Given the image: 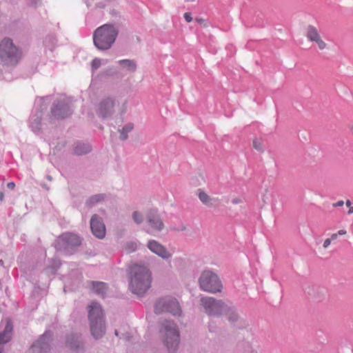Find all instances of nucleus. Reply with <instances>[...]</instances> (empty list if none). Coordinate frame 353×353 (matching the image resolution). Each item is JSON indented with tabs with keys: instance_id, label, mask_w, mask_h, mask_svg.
Returning <instances> with one entry per match:
<instances>
[{
	"instance_id": "obj_1",
	"label": "nucleus",
	"mask_w": 353,
	"mask_h": 353,
	"mask_svg": "<svg viewBox=\"0 0 353 353\" xmlns=\"http://www.w3.org/2000/svg\"><path fill=\"white\" fill-rule=\"evenodd\" d=\"M151 281V274L146 267L136 264L130 268V288L134 294H143L150 288Z\"/></svg>"
},
{
	"instance_id": "obj_2",
	"label": "nucleus",
	"mask_w": 353,
	"mask_h": 353,
	"mask_svg": "<svg viewBox=\"0 0 353 353\" xmlns=\"http://www.w3.org/2000/svg\"><path fill=\"white\" fill-rule=\"evenodd\" d=\"M117 34L118 30L113 25L104 24L94 31V43L99 50H108L114 43Z\"/></svg>"
},
{
	"instance_id": "obj_3",
	"label": "nucleus",
	"mask_w": 353,
	"mask_h": 353,
	"mask_svg": "<svg viewBox=\"0 0 353 353\" xmlns=\"http://www.w3.org/2000/svg\"><path fill=\"white\" fill-rule=\"evenodd\" d=\"M88 316L92 336L96 339L101 338L104 333L105 327L102 321L103 312L97 303L93 302L89 305Z\"/></svg>"
},
{
	"instance_id": "obj_4",
	"label": "nucleus",
	"mask_w": 353,
	"mask_h": 353,
	"mask_svg": "<svg viewBox=\"0 0 353 353\" xmlns=\"http://www.w3.org/2000/svg\"><path fill=\"white\" fill-rule=\"evenodd\" d=\"M20 59V53L18 49L13 45L12 40L4 39L0 43V59L8 65H13L17 63Z\"/></svg>"
},
{
	"instance_id": "obj_5",
	"label": "nucleus",
	"mask_w": 353,
	"mask_h": 353,
	"mask_svg": "<svg viewBox=\"0 0 353 353\" xmlns=\"http://www.w3.org/2000/svg\"><path fill=\"white\" fill-rule=\"evenodd\" d=\"M161 332L169 352L174 353L179 344V334L176 326L170 321H166L163 323Z\"/></svg>"
},
{
	"instance_id": "obj_6",
	"label": "nucleus",
	"mask_w": 353,
	"mask_h": 353,
	"mask_svg": "<svg viewBox=\"0 0 353 353\" xmlns=\"http://www.w3.org/2000/svg\"><path fill=\"white\" fill-rule=\"evenodd\" d=\"M200 288L210 293L219 292L222 288V284L216 274L210 271H203L199 279Z\"/></svg>"
},
{
	"instance_id": "obj_7",
	"label": "nucleus",
	"mask_w": 353,
	"mask_h": 353,
	"mask_svg": "<svg viewBox=\"0 0 353 353\" xmlns=\"http://www.w3.org/2000/svg\"><path fill=\"white\" fill-rule=\"evenodd\" d=\"M154 312L157 314L168 312L175 316H179L181 313L179 302L175 299L168 296L161 298L156 302Z\"/></svg>"
},
{
	"instance_id": "obj_8",
	"label": "nucleus",
	"mask_w": 353,
	"mask_h": 353,
	"mask_svg": "<svg viewBox=\"0 0 353 353\" xmlns=\"http://www.w3.org/2000/svg\"><path fill=\"white\" fill-rule=\"evenodd\" d=\"M202 305L205 312L212 316L219 315L225 307L223 302L216 301L212 297H204L201 299Z\"/></svg>"
},
{
	"instance_id": "obj_9",
	"label": "nucleus",
	"mask_w": 353,
	"mask_h": 353,
	"mask_svg": "<svg viewBox=\"0 0 353 353\" xmlns=\"http://www.w3.org/2000/svg\"><path fill=\"white\" fill-rule=\"evenodd\" d=\"M305 37L310 42L314 43L320 50L328 48L327 43L323 39L318 29L312 25L308 26L305 30Z\"/></svg>"
},
{
	"instance_id": "obj_10",
	"label": "nucleus",
	"mask_w": 353,
	"mask_h": 353,
	"mask_svg": "<svg viewBox=\"0 0 353 353\" xmlns=\"http://www.w3.org/2000/svg\"><path fill=\"white\" fill-rule=\"evenodd\" d=\"M57 245L61 247V245H65V248L78 246L81 244L80 238L73 234H63L59 237L57 241Z\"/></svg>"
},
{
	"instance_id": "obj_11",
	"label": "nucleus",
	"mask_w": 353,
	"mask_h": 353,
	"mask_svg": "<svg viewBox=\"0 0 353 353\" xmlns=\"http://www.w3.org/2000/svg\"><path fill=\"white\" fill-rule=\"evenodd\" d=\"M90 228L93 234L99 238L102 239L105 234V227L103 223L97 216L94 215L90 221Z\"/></svg>"
},
{
	"instance_id": "obj_12",
	"label": "nucleus",
	"mask_w": 353,
	"mask_h": 353,
	"mask_svg": "<svg viewBox=\"0 0 353 353\" xmlns=\"http://www.w3.org/2000/svg\"><path fill=\"white\" fill-rule=\"evenodd\" d=\"M148 248L152 252L163 259H168L171 256V254L161 244L154 240H152L148 242Z\"/></svg>"
},
{
	"instance_id": "obj_13",
	"label": "nucleus",
	"mask_w": 353,
	"mask_h": 353,
	"mask_svg": "<svg viewBox=\"0 0 353 353\" xmlns=\"http://www.w3.org/2000/svg\"><path fill=\"white\" fill-rule=\"evenodd\" d=\"M114 101L111 98L103 99L99 105V113L103 117H106L113 112Z\"/></svg>"
},
{
	"instance_id": "obj_14",
	"label": "nucleus",
	"mask_w": 353,
	"mask_h": 353,
	"mask_svg": "<svg viewBox=\"0 0 353 353\" xmlns=\"http://www.w3.org/2000/svg\"><path fill=\"white\" fill-rule=\"evenodd\" d=\"M148 223L152 229L160 231L163 228V223L155 211H150L148 216Z\"/></svg>"
},
{
	"instance_id": "obj_15",
	"label": "nucleus",
	"mask_w": 353,
	"mask_h": 353,
	"mask_svg": "<svg viewBox=\"0 0 353 353\" xmlns=\"http://www.w3.org/2000/svg\"><path fill=\"white\" fill-rule=\"evenodd\" d=\"M92 288L94 292L102 295L105 292L107 286L103 282H92Z\"/></svg>"
},
{
	"instance_id": "obj_16",
	"label": "nucleus",
	"mask_w": 353,
	"mask_h": 353,
	"mask_svg": "<svg viewBox=\"0 0 353 353\" xmlns=\"http://www.w3.org/2000/svg\"><path fill=\"white\" fill-rule=\"evenodd\" d=\"M91 150V147L88 144L79 143L74 148V153L78 155H81L88 153Z\"/></svg>"
},
{
	"instance_id": "obj_17",
	"label": "nucleus",
	"mask_w": 353,
	"mask_h": 353,
	"mask_svg": "<svg viewBox=\"0 0 353 353\" xmlns=\"http://www.w3.org/2000/svg\"><path fill=\"white\" fill-rule=\"evenodd\" d=\"M198 197L199 200L205 205L210 206L212 205L211 201L212 199L211 197L203 190H198Z\"/></svg>"
},
{
	"instance_id": "obj_18",
	"label": "nucleus",
	"mask_w": 353,
	"mask_h": 353,
	"mask_svg": "<svg viewBox=\"0 0 353 353\" xmlns=\"http://www.w3.org/2000/svg\"><path fill=\"white\" fill-rule=\"evenodd\" d=\"M121 65H123L125 68H127L130 71H134L136 70V64L132 60L129 59H123L119 61Z\"/></svg>"
},
{
	"instance_id": "obj_19",
	"label": "nucleus",
	"mask_w": 353,
	"mask_h": 353,
	"mask_svg": "<svg viewBox=\"0 0 353 353\" xmlns=\"http://www.w3.org/2000/svg\"><path fill=\"white\" fill-rule=\"evenodd\" d=\"M65 110V108L64 106L58 107L57 105H54L52 109V114L57 119H61L66 117L68 114H62L61 112Z\"/></svg>"
},
{
	"instance_id": "obj_20",
	"label": "nucleus",
	"mask_w": 353,
	"mask_h": 353,
	"mask_svg": "<svg viewBox=\"0 0 353 353\" xmlns=\"http://www.w3.org/2000/svg\"><path fill=\"white\" fill-rule=\"evenodd\" d=\"M253 148L260 152H263L264 148H263V141L261 139L255 138L252 141Z\"/></svg>"
},
{
	"instance_id": "obj_21",
	"label": "nucleus",
	"mask_w": 353,
	"mask_h": 353,
	"mask_svg": "<svg viewBox=\"0 0 353 353\" xmlns=\"http://www.w3.org/2000/svg\"><path fill=\"white\" fill-rule=\"evenodd\" d=\"M11 339V335L7 332H2L0 333V343L3 345L6 343L8 342Z\"/></svg>"
},
{
	"instance_id": "obj_22",
	"label": "nucleus",
	"mask_w": 353,
	"mask_h": 353,
	"mask_svg": "<svg viewBox=\"0 0 353 353\" xmlns=\"http://www.w3.org/2000/svg\"><path fill=\"white\" fill-rule=\"evenodd\" d=\"M103 199V196L102 195H95L90 198L88 200V205H91L95 203H97L100 201H101Z\"/></svg>"
},
{
	"instance_id": "obj_23",
	"label": "nucleus",
	"mask_w": 353,
	"mask_h": 353,
	"mask_svg": "<svg viewBox=\"0 0 353 353\" xmlns=\"http://www.w3.org/2000/svg\"><path fill=\"white\" fill-rule=\"evenodd\" d=\"M6 327L3 330L4 332H7V334H9L11 335L12 331V325L11 321L9 319L6 320Z\"/></svg>"
},
{
	"instance_id": "obj_24",
	"label": "nucleus",
	"mask_w": 353,
	"mask_h": 353,
	"mask_svg": "<svg viewBox=\"0 0 353 353\" xmlns=\"http://www.w3.org/2000/svg\"><path fill=\"white\" fill-rule=\"evenodd\" d=\"M347 234V231L345 230H340L336 233H333L331 236L330 239L331 241H334L337 239L339 235H345Z\"/></svg>"
},
{
	"instance_id": "obj_25",
	"label": "nucleus",
	"mask_w": 353,
	"mask_h": 353,
	"mask_svg": "<svg viewBox=\"0 0 353 353\" xmlns=\"http://www.w3.org/2000/svg\"><path fill=\"white\" fill-rule=\"evenodd\" d=\"M101 64V61L99 59H94L92 61V68L94 70H96L100 67Z\"/></svg>"
},
{
	"instance_id": "obj_26",
	"label": "nucleus",
	"mask_w": 353,
	"mask_h": 353,
	"mask_svg": "<svg viewBox=\"0 0 353 353\" xmlns=\"http://www.w3.org/2000/svg\"><path fill=\"white\" fill-rule=\"evenodd\" d=\"M132 217H133L134 221L137 223H140L142 221L141 215L137 212H134L133 213Z\"/></svg>"
},
{
	"instance_id": "obj_27",
	"label": "nucleus",
	"mask_w": 353,
	"mask_h": 353,
	"mask_svg": "<svg viewBox=\"0 0 353 353\" xmlns=\"http://www.w3.org/2000/svg\"><path fill=\"white\" fill-rule=\"evenodd\" d=\"M345 204L347 207H348L349 208L347 213L349 214H352L353 213V206H352V202L350 201V200H347Z\"/></svg>"
},
{
	"instance_id": "obj_28",
	"label": "nucleus",
	"mask_w": 353,
	"mask_h": 353,
	"mask_svg": "<svg viewBox=\"0 0 353 353\" xmlns=\"http://www.w3.org/2000/svg\"><path fill=\"white\" fill-rule=\"evenodd\" d=\"M132 129H133V125L132 123H128V124L125 125L123 128L122 130H124L125 132L128 133V132H131Z\"/></svg>"
},
{
	"instance_id": "obj_29",
	"label": "nucleus",
	"mask_w": 353,
	"mask_h": 353,
	"mask_svg": "<svg viewBox=\"0 0 353 353\" xmlns=\"http://www.w3.org/2000/svg\"><path fill=\"white\" fill-rule=\"evenodd\" d=\"M184 19L187 22H191L192 21V17L190 12H185L184 14Z\"/></svg>"
},
{
	"instance_id": "obj_30",
	"label": "nucleus",
	"mask_w": 353,
	"mask_h": 353,
	"mask_svg": "<svg viewBox=\"0 0 353 353\" xmlns=\"http://www.w3.org/2000/svg\"><path fill=\"white\" fill-rule=\"evenodd\" d=\"M331 243H332V241L330 238L326 239L323 242V248H327L330 245Z\"/></svg>"
},
{
	"instance_id": "obj_31",
	"label": "nucleus",
	"mask_w": 353,
	"mask_h": 353,
	"mask_svg": "<svg viewBox=\"0 0 353 353\" xmlns=\"http://www.w3.org/2000/svg\"><path fill=\"white\" fill-rule=\"evenodd\" d=\"M195 21L199 23V24L203 25V26H207V24L205 23V20L203 18H196Z\"/></svg>"
},
{
	"instance_id": "obj_32",
	"label": "nucleus",
	"mask_w": 353,
	"mask_h": 353,
	"mask_svg": "<svg viewBox=\"0 0 353 353\" xmlns=\"http://www.w3.org/2000/svg\"><path fill=\"white\" fill-rule=\"evenodd\" d=\"M120 133H121L120 138L121 140L124 141L128 138V133L125 132L124 130H121L120 131Z\"/></svg>"
},
{
	"instance_id": "obj_33",
	"label": "nucleus",
	"mask_w": 353,
	"mask_h": 353,
	"mask_svg": "<svg viewBox=\"0 0 353 353\" xmlns=\"http://www.w3.org/2000/svg\"><path fill=\"white\" fill-rule=\"evenodd\" d=\"M344 205V201L342 200L338 201L336 203L332 204L334 207H341Z\"/></svg>"
},
{
	"instance_id": "obj_34",
	"label": "nucleus",
	"mask_w": 353,
	"mask_h": 353,
	"mask_svg": "<svg viewBox=\"0 0 353 353\" xmlns=\"http://www.w3.org/2000/svg\"><path fill=\"white\" fill-rule=\"evenodd\" d=\"M128 247L130 251H134L137 248V245L135 243H130L128 245Z\"/></svg>"
},
{
	"instance_id": "obj_35",
	"label": "nucleus",
	"mask_w": 353,
	"mask_h": 353,
	"mask_svg": "<svg viewBox=\"0 0 353 353\" xmlns=\"http://www.w3.org/2000/svg\"><path fill=\"white\" fill-rule=\"evenodd\" d=\"M238 319V315L235 313H232L231 316H230V320L232 321H234Z\"/></svg>"
},
{
	"instance_id": "obj_36",
	"label": "nucleus",
	"mask_w": 353,
	"mask_h": 353,
	"mask_svg": "<svg viewBox=\"0 0 353 353\" xmlns=\"http://www.w3.org/2000/svg\"><path fill=\"white\" fill-rule=\"evenodd\" d=\"M7 187H8L9 189L12 190V189H14V187H15V184H14V183H13V182H10V183H8L7 184Z\"/></svg>"
},
{
	"instance_id": "obj_37",
	"label": "nucleus",
	"mask_w": 353,
	"mask_h": 353,
	"mask_svg": "<svg viewBox=\"0 0 353 353\" xmlns=\"http://www.w3.org/2000/svg\"><path fill=\"white\" fill-rule=\"evenodd\" d=\"M349 131L351 135L353 137V125L349 126Z\"/></svg>"
},
{
	"instance_id": "obj_38",
	"label": "nucleus",
	"mask_w": 353,
	"mask_h": 353,
	"mask_svg": "<svg viewBox=\"0 0 353 353\" xmlns=\"http://www.w3.org/2000/svg\"><path fill=\"white\" fill-rule=\"evenodd\" d=\"M38 348H39V345H37V344L33 345L32 347V349L33 352H34Z\"/></svg>"
},
{
	"instance_id": "obj_39",
	"label": "nucleus",
	"mask_w": 353,
	"mask_h": 353,
	"mask_svg": "<svg viewBox=\"0 0 353 353\" xmlns=\"http://www.w3.org/2000/svg\"><path fill=\"white\" fill-rule=\"evenodd\" d=\"M4 195L3 192H0V200L2 201L3 200Z\"/></svg>"
},
{
	"instance_id": "obj_40",
	"label": "nucleus",
	"mask_w": 353,
	"mask_h": 353,
	"mask_svg": "<svg viewBox=\"0 0 353 353\" xmlns=\"http://www.w3.org/2000/svg\"><path fill=\"white\" fill-rule=\"evenodd\" d=\"M3 351V345L0 343V353Z\"/></svg>"
},
{
	"instance_id": "obj_41",
	"label": "nucleus",
	"mask_w": 353,
	"mask_h": 353,
	"mask_svg": "<svg viewBox=\"0 0 353 353\" xmlns=\"http://www.w3.org/2000/svg\"><path fill=\"white\" fill-rule=\"evenodd\" d=\"M67 343H68V344L70 345L71 348H72V347H73V345H72V343H71V342H69V341H67Z\"/></svg>"
},
{
	"instance_id": "obj_42",
	"label": "nucleus",
	"mask_w": 353,
	"mask_h": 353,
	"mask_svg": "<svg viewBox=\"0 0 353 353\" xmlns=\"http://www.w3.org/2000/svg\"><path fill=\"white\" fill-rule=\"evenodd\" d=\"M185 1L190 2V1H194V0H185Z\"/></svg>"
}]
</instances>
